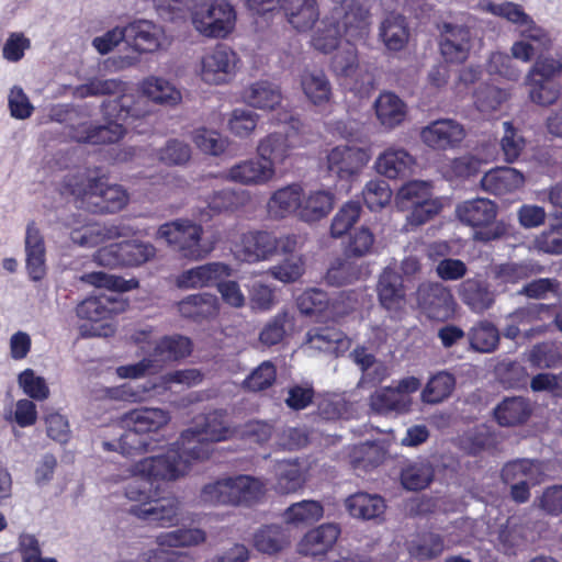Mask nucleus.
<instances>
[{"label":"nucleus","instance_id":"1","mask_svg":"<svg viewBox=\"0 0 562 562\" xmlns=\"http://www.w3.org/2000/svg\"><path fill=\"white\" fill-rule=\"evenodd\" d=\"M59 192L92 205L93 212L102 214L120 212L130 201V195L122 186L110 184L104 177H90L87 172L79 171L65 176Z\"/></svg>","mask_w":562,"mask_h":562},{"label":"nucleus","instance_id":"2","mask_svg":"<svg viewBox=\"0 0 562 562\" xmlns=\"http://www.w3.org/2000/svg\"><path fill=\"white\" fill-rule=\"evenodd\" d=\"M181 100L180 91L168 80L159 77L145 78L139 89L128 86L127 93L113 100H108L104 109L108 114L122 117L143 119L150 114V102L175 105Z\"/></svg>","mask_w":562,"mask_h":562},{"label":"nucleus","instance_id":"3","mask_svg":"<svg viewBox=\"0 0 562 562\" xmlns=\"http://www.w3.org/2000/svg\"><path fill=\"white\" fill-rule=\"evenodd\" d=\"M125 496L136 504L128 512L154 527H171L179 520V501L175 497H159L158 486L151 488L148 482H130Z\"/></svg>","mask_w":562,"mask_h":562},{"label":"nucleus","instance_id":"4","mask_svg":"<svg viewBox=\"0 0 562 562\" xmlns=\"http://www.w3.org/2000/svg\"><path fill=\"white\" fill-rule=\"evenodd\" d=\"M266 493L265 483L250 475H236L204 485L201 499L211 505L250 506Z\"/></svg>","mask_w":562,"mask_h":562},{"label":"nucleus","instance_id":"5","mask_svg":"<svg viewBox=\"0 0 562 562\" xmlns=\"http://www.w3.org/2000/svg\"><path fill=\"white\" fill-rule=\"evenodd\" d=\"M497 205L492 200L476 198L467 200L456 207V215L461 223L474 229V239L488 243L507 234L503 221H496Z\"/></svg>","mask_w":562,"mask_h":562},{"label":"nucleus","instance_id":"6","mask_svg":"<svg viewBox=\"0 0 562 562\" xmlns=\"http://www.w3.org/2000/svg\"><path fill=\"white\" fill-rule=\"evenodd\" d=\"M561 75L562 58L539 55L526 78L530 100L540 106L555 103L561 93Z\"/></svg>","mask_w":562,"mask_h":562},{"label":"nucleus","instance_id":"7","mask_svg":"<svg viewBox=\"0 0 562 562\" xmlns=\"http://www.w3.org/2000/svg\"><path fill=\"white\" fill-rule=\"evenodd\" d=\"M203 227L188 218H177L164 223L158 228V236L182 258L200 260L205 258L212 247L202 243Z\"/></svg>","mask_w":562,"mask_h":562},{"label":"nucleus","instance_id":"8","mask_svg":"<svg viewBox=\"0 0 562 562\" xmlns=\"http://www.w3.org/2000/svg\"><path fill=\"white\" fill-rule=\"evenodd\" d=\"M236 11L226 0L200 3L192 12L195 30L206 37L224 38L235 27Z\"/></svg>","mask_w":562,"mask_h":562},{"label":"nucleus","instance_id":"9","mask_svg":"<svg viewBox=\"0 0 562 562\" xmlns=\"http://www.w3.org/2000/svg\"><path fill=\"white\" fill-rule=\"evenodd\" d=\"M136 479L132 482H148L151 488L159 481H176L187 474V463L171 446L164 454L144 458L134 465Z\"/></svg>","mask_w":562,"mask_h":562},{"label":"nucleus","instance_id":"10","mask_svg":"<svg viewBox=\"0 0 562 562\" xmlns=\"http://www.w3.org/2000/svg\"><path fill=\"white\" fill-rule=\"evenodd\" d=\"M346 38L366 42L370 33V9L361 0H340L329 11Z\"/></svg>","mask_w":562,"mask_h":562},{"label":"nucleus","instance_id":"11","mask_svg":"<svg viewBox=\"0 0 562 562\" xmlns=\"http://www.w3.org/2000/svg\"><path fill=\"white\" fill-rule=\"evenodd\" d=\"M238 60L231 47L225 44L215 45L201 59L202 80L209 85L229 82L235 77Z\"/></svg>","mask_w":562,"mask_h":562},{"label":"nucleus","instance_id":"12","mask_svg":"<svg viewBox=\"0 0 562 562\" xmlns=\"http://www.w3.org/2000/svg\"><path fill=\"white\" fill-rule=\"evenodd\" d=\"M417 304L429 319L438 322L450 319L456 311L451 291L439 282L420 284L417 290Z\"/></svg>","mask_w":562,"mask_h":562},{"label":"nucleus","instance_id":"13","mask_svg":"<svg viewBox=\"0 0 562 562\" xmlns=\"http://www.w3.org/2000/svg\"><path fill=\"white\" fill-rule=\"evenodd\" d=\"M368 149L357 146H336L327 155V169L340 180H351L369 162Z\"/></svg>","mask_w":562,"mask_h":562},{"label":"nucleus","instance_id":"14","mask_svg":"<svg viewBox=\"0 0 562 562\" xmlns=\"http://www.w3.org/2000/svg\"><path fill=\"white\" fill-rule=\"evenodd\" d=\"M472 47L471 30L467 25L442 23L440 27L439 49L447 63L463 64Z\"/></svg>","mask_w":562,"mask_h":562},{"label":"nucleus","instance_id":"15","mask_svg":"<svg viewBox=\"0 0 562 562\" xmlns=\"http://www.w3.org/2000/svg\"><path fill=\"white\" fill-rule=\"evenodd\" d=\"M422 140L430 148L446 150L454 148L464 139L463 126L454 120H437L423 127L420 131Z\"/></svg>","mask_w":562,"mask_h":562},{"label":"nucleus","instance_id":"16","mask_svg":"<svg viewBox=\"0 0 562 562\" xmlns=\"http://www.w3.org/2000/svg\"><path fill=\"white\" fill-rule=\"evenodd\" d=\"M278 252V237L266 231H250L240 236L237 256L247 262L267 260Z\"/></svg>","mask_w":562,"mask_h":562},{"label":"nucleus","instance_id":"17","mask_svg":"<svg viewBox=\"0 0 562 562\" xmlns=\"http://www.w3.org/2000/svg\"><path fill=\"white\" fill-rule=\"evenodd\" d=\"M108 101H103L101 104L102 113L104 117L108 120V124L104 125H89L85 127L82 133L76 136V139L79 143L92 144V145H102V144H114L121 140L125 133L126 128L124 124L130 123V120H137V117H122L119 119L116 116H112L106 113L104 109V104Z\"/></svg>","mask_w":562,"mask_h":562},{"label":"nucleus","instance_id":"18","mask_svg":"<svg viewBox=\"0 0 562 562\" xmlns=\"http://www.w3.org/2000/svg\"><path fill=\"white\" fill-rule=\"evenodd\" d=\"M345 297H347L346 292H340L335 300H331L327 292L317 288H311L297 296L296 305L301 314L305 316L330 318L340 314L336 305Z\"/></svg>","mask_w":562,"mask_h":562},{"label":"nucleus","instance_id":"19","mask_svg":"<svg viewBox=\"0 0 562 562\" xmlns=\"http://www.w3.org/2000/svg\"><path fill=\"white\" fill-rule=\"evenodd\" d=\"M231 268L222 262H209L184 270L176 278L179 289H198L215 285L220 280L231 274Z\"/></svg>","mask_w":562,"mask_h":562},{"label":"nucleus","instance_id":"20","mask_svg":"<svg viewBox=\"0 0 562 562\" xmlns=\"http://www.w3.org/2000/svg\"><path fill=\"white\" fill-rule=\"evenodd\" d=\"M226 418V409L216 408L195 416L191 429L212 443L225 441L234 436V429L229 427Z\"/></svg>","mask_w":562,"mask_h":562},{"label":"nucleus","instance_id":"21","mask_svg":"<svg viewBox=\"0 0 562 562\" xmlns=\"http://www.w3.org/2000/svg\"><path fill=\"white\" fill-rule=\"evenodd\" d=\"M340 528L335 524H323L305 533L299 543L297 551L303 555H325L337 542Z\"/></svg>","mask_w":562,"mask_h":562},{"label":"nucleus","instance_id":"22","mask_svg":"<svg viewBox=\"0 0 562 562\" xmlns=\"http://www.w3.org/2000/svg\"><path fill=\"white\" fill-rule=\"evenodd\" d=\"M178 311L183 318L194 323L210 321L218 314V299L211 293L190 294L178 303Z\"/></svg>","mask_w":562,"mask_h":562},{"label":"nucleus","instance_id":"23","mask_svg":"<svg viewBox=\"0 0 562 562\" xmlns=\"http://www.w3.org/2000/svg\"><path fill=\"white\" fill-rule=\"evenodd\" d=\"M274 173V167L259 157L234 165L229 168L227 178L241 184L257 186L270 181Z\"/></svg>","mask_w":562,"mask_h":562},{"label":"nucleus","instance_id":"24","mask_svg":"<svg viewBox=\"0 0 562 562\" xmlns=\"http://www.w3.org/2000/svg\"><path fill=\"white\" fill-rule=\"evenodd\" d=\"M124 303L113 296L100 294L81 301L76 307V314L81 319L101 322L123 312Z\"/></svg>","mask_w":562,"mask_h":562},{"label":"nucleus","instance_id":"25","mask_svg":"<svg viewBox=\"0 0 562 562\" xmlns=\"http://www.w3.org/2000/svg\"><path fill=\"white\" fill-rule=\"evenodd\" d=\"M26 270L33 281H41L46 274L45 243L40 229L32 222L25 236Z\"/></svg>","mask_w":562,"mask_h":562},{"label":"nucleus","instance_id":"26","mask_svg":"<svg viewBox=\"0 0 562 562\" xmlns=\"http://www.w3.org/2000/svg\"><path fill=\"white\" fill-rule=\"evenodd\" d=\"M525 183V176L512 167L494 168L482 177L483 190L494 195H504L520 189Z\"/></svg>","mask_w":562,"mask_h":562},{"label":"nucleus","instance_id":"27","mask_svg":"<svg viewBox=\"0 0 562 562\" xmlns=\"http://www.w3.org/2000/svg\"><path fill=\"white\" fill-rule=\"evenodd\" d=\"M127 41L138 53H154L161 46L164 31L147 20H137L126 25Z\"/></svg>","mask_w":562,"mask_h":562},{"label":"nucleus","instance_id":"28","mask_svg":"<svg viewBox=\"0 0 562 562\" xmlns=\"http://www.w3.org/2000/svg\"><path fill=\"white\" fill-rule=\"evenodd\" d=\"M415 158L403 148L390 147L376 159V170L389 179L408 177L415 165Z\"/></svg>","mask_w":562,"mask_h":562},{"label":"nucleus","instance_id":"29","mask_svg":"<svg viewBox=\"0 0 562 562\" xmlns=\"http://www.w3.org/2000/svg\"><path fill=\"white\" fill-rule=\"evenodd\" d=\"M531 414L532 406L529 400L522 396L505 397L493 412L496 423L502 427L524 425Z\"/></svg>","mask_w":562,"mask_h":562},{"label":"nucleus","instance_id":"30","mask_svg":"<svg viewBox=\"0 0 562 562\" xmlns=\"http://www.w3.org/2000/svg\"><path fill=\"white\" fill-rule=\"evenodd\" d=\"M280 8L288 22L300 32L311 30L319 18L317 0H282Z\"/></svg>","mask_w":562,"mask_h":562},{"label":"nucleus","instance_id":"31","mask_svg":"<svg viewBox=\"0 0 562 562\" xmlns=\"http://www.w3.org/2000/svg\"><path fill=\"white\" fill-rule=\"evenodd\" d=\"M376 291L381 305L387 311H397L405 303L403 278L391 268L381 273Z\"/></svg>","mask_w":562,"mask_h":562},{"label":"nucleus","instance_id":"32","mask_svg":"<svg viewBox=\"0 0 562 562\" xmlns=\"http://www.w3.org/2000/svg\"><path fill=\"white\" fill-rule=\"evenodd\" d=\"M379 36L390 52L403 50L411 36L406 18L401 13H389L380 24Z\"/></svg>","mask_w":562,"mask_h":562},{"label":"nucleus","instance_id":"33","mask_svg":"<svg viewBox=\"0 0 562 562\" xmlns=\"http://www.w3.org/2000/svg\"><path fill=\"white\" fill-rule=\"evenodd\" d=\"M172 446L179 451L181 460L186 461L187 473L192 462L207 460L213 451L212 442L191 428L183 430Z\"/></svg>","mask_w":562,"mask_h":562},{"label":"nucleus","instance_id":"34","mask_svg":"<svg viewBox=\"0 0 562 562\" xmlns=\"http://www.w3.org/2000/svg\"><path fill=\"white\" fill-rule=\"evenodd\" d=\"M459 296L474 313H483L495 302L494 293L486 281L472 278L464 280L459 286Z\"/></svg>","mask_w":562,"mask_h":562},{"label":"nucleus","instance_id":"35","mask_svg":"<svg viewBox=\"0 0 562 562\" xmlns=\"http://www.w3.org/2000/svg\"><path fill=\"white\" fill-rule=\"evenodd\" d=\"M170 420V415L161 408L142 407L135 408L124 414L122 422L125 426L135 427L136 431L147 435L157 432Z\"/></svg>","mask_w":562,"mask_h":562},{"label":"nucleus","instance_id":"36","mask_svg":"<svg viewBox=\"0 0 562 562\" xmlns=\"http://www.w3.org/2000/svg\"><path fill=\"white\" fill-rule=\"evenodd\" d=\"M192 352V341L182 335L161 337L155 345L151 358L155 363L162 367L164 363L173 362L187 358Z\"/></svg>","mask_w":562,"mask_h":562},{"label":"nucleus","instance_id":"37","mask_svg":"<svg viewBox=\"0 0 562 562\" xmlns=\"http://www.w3.org/2000/svg\"><path fill=\"white\" fill-rule=\"evenodd\" d=\"M303 188L299 183H292L277 190L268 201V211L276 218H283L297 212L302 203Z\"/></svg>","mask_w":562,"mask_h":562},{"label":"nucleus","instance_id":"38","mask_svg":"<svg viewBox=\"0 0 562 562\" xmlns=\"http://www.w3.org/2000/svg\"><path fill=\"white\" fill-rule=\"evenodd\" d=\"M334 203L335 195L330 191H311L307 196H302L300 218L307 223L321 221L331 212Z\"/></svg>","mask_w":562,"mask_h":562},{"label":"nucleus","instance_id":"39","mask_svg":"<svg viewBox=\"0 0 562 562\" xmlns=\"http://www.w3.org/2000/svg\"><path fill=\"white\" fill-rule=\"evenodd\" d=\"M243 97L250 106L261 110H273L282 100L280 88L268 80L254 82Z\"/></svg>","mask_w":562,"mask_h":562},{"label":"nucleus","instance_id":"40","mask_svg":"<svg viewBox=\"0 0 562 562\" xmlns=\"http://www.w3.org/2000/svg\"><path fill=\"white\" fill-rule=\"evenodd\" d=\"M150 442L147 437L135 427L126 426L125 431L120 436L117 441H102V449L108 452L119 451L122 456L134 457L145 453L149 450Z\"/></svg>","mask_w":562,"mask_h":562},{"label":"nucleus","instance_id":"41","mask_svg":"<svg viewBox=\"0 0 562 562\" xmlns=\"http://www.w3.org/2000/svg\"><path fill=\"white\" fill-rule=\"evenodd\" d=\"M346 508L352 517L370 520L384 513L385 503L380 495L358 492L347 497Z\"/></svg>","mask_w":562,"mask_h":562},{"label":"nucleus","instance_id":"42","mask_svg":"<svg viewBox=\"0 0 562 562\" xmlns=\"http://www.w3.org/2000/svg\"><path fill=\"white\" fill-rule=\"evenodd\" d=\"M375 113L381 124L386 127H395L406 116V105L395 93L383 92L374 103Z\"/></svg>","mask_w":562,"mask_h":562},{"label":"nucleus","instance_id":"43","mask_svg":"<svg viewBox=\"0 0 562 562\" xmlns=\"http://www.w3.org/2000/svg\"><path fill=\"white\" fill-rule=\"evenodd\" d=\"M470 348L481 353H490L497 349L499 331L490 321L475 323L467 334Z\"/></svg>","mask_w":562,"mask_h":562},{"label":"nucleus","instance_id":"44","mask_svg":"<svg viewBox=\"0 0 562 562\" xmlns=\"http://www.w3.org/2000/svg\"><path fill=\"white\" fill-rule=\"evenodd\" d=\"M291 145L283 133H270L259 140L257 146L258 156L274 167L276 164H283L290 156Z\"/></svg>","mask_w":562,"mask_h":562},{"label":"nucleus","instance_id":"45","mask_svg":"<svg viewBox=\"0 0 562 562\" xmlns=\"http://www.w3.org/2000/svg\"><path fill=\"white\" fill-rule=\"evenodd\" d=\"M301 86L306 98L316 106H325L331 98V86L324 72H304Z\"/></svg>","mask_w":562,"mask_h":562},{"label":"nucleus","instance_id":"46","mask_svg":"<svg viewBox=\"0 0 562 562\" xmlns=\"http://www.w3.org/2000/svg\"><path fill=\"white\" fill-rule=\"evenodd\" d=\"M276 477L274 488L280 494L294 493L304 484L301 467L296 461H278L276 464Z\"/></svg>","mask_w":562,"mask_h":562},{"label":"nucleus","instance_id":"47","mask_svg":"<svg viewBox=\"0 0 562 562\" xmlns=\"http://www.w3.org/2000/svg\"><path fill=\"white\" fill-rule=\"evenodd\" d=\"M128 83L121 79H100L92 78L88 82L77 88V94L80 98L115 95L127 93Z\"/></svg>","mask_w":562,"mask_h":562},{"label":"nucleus","instance_id":"48","mask_svg":"<svg viewBox=\"0 0 562 562\" xmlns=\"http://www.w3.org/2000/svg\"><path fill=\"white\" fill-rule=\"evenodd\" d=\"M205 540L206 533L200 528H181L173 531L161 532L156 538V542L161 549L192 547L203 543Z\"/></svg>","mask_w":562,"mask_h":562},{"label":"nucleus","instance_id":"49","mask_svg":"<svg viewBox=\"0 0 562 562\" xmlns=\"http://www.w3.org/2000/svg\"><path fill=\"white\" fill-rule=\"evenodd\" d=\"M456 386L453 374L442 371L432 375L422 392L425 403L438 404L448 398Z\"/></svg>","mask_w":562,"mask_h":562},{"label":"nucleus","instance_id":"50","mask_svg":"<svg viewBox=\"0 0 562 562\" xmlns=\"http://www.w3.org/2000/svg\"><path fill=\"white\" fill-rule=\"evenodd\" d=\"M361 267L351 261V257L337 258L326 272L329 285L342 286L357 281L361 276Z\"/></svg>","mask_w":562,"mask_h":562},{"label":"nucleus","instance_id":"51","mask_svg":"<svg viewBox=\"0 0 562 562\" xmlns=\"http://www.w3.org/2000/svg\"><path fill=\"white\" fill-rule=\"evenodd\" d=\"M434 480V469L426 462H414L402 469L401 482L408 491H422Z\"/></svg>","mask_w":562,"mask_h":562},{"label":"nucleus","instance_id":"52","mask_svg":"<svg viewBox=\"0 0 562 562\" xmlns=\"http://www.w3.org/2000/svg\"><path fill=\"white\" fill-rule=\"evenodd\" d=\"M479 8L486 13L505 19L517 25L531 22V16L525 12L524 8L512 1L495 3L491 0H480Z\"/></svg>","mask_w":562,"mask_h":562},{"label":"nucleus","instance_id":"53","mask_svg":"<svg viewBox=\"0 0 562 562\" xmlns=\"http://www.w3.org/2000/svg\"><path fill=\"white\" fill-rule=\"evenodd\" d=\"M508 98L507 90L488 83L481 85L473 93L475 108L486 114L497 111Z\"/></svg>","mask_w":562,"mask_h":562},{"label":"nucleus","instance_id":"54","mask_svg":"<svg viewBox=\"0 0 562 562\" xmlns=\"http://www.w3.org/2000/svg\"><path fill=\"white\" fill-rule=\"evenodd\" d=\"M345 35L337 27L335 21H329V13L321 22V26L313 34L311 44L312 46L322 52L330 53L339 46L341 38Z\"/></svg>","mask_w":562,"mask_h":562},{"label":"nucleus","instance_id":"55","mask_svg":"<svg viewBox=\"0 0 562 562\" xmlns=\"http://www.w3.org/2000/svg\"><path fill=\"white\" fill-rule=\"evenodd\" d=\"M288 543L284 529L278 525H268L260 528L254 537V544L263 553H277Z\"/></svg>","mask_w":562,"mask_h":562},{"label":"nucleus","instance_id":"56","mask_svg":"<svg viewBox=\"0 0 562 562\" xmlns=\"http://www.w3.org/2000/svg\"><path fill=\"white\" fill-rule=\"evenodd\" d=\"M540 269L531 262H505L494 267V278L502 283L516 284L538 273Z\"/></svg>","mask_w":562,"mask_h":562},{"label":"nucleus","instance_id":"57","mask_svg":"<svg viewBox=\"0 0 562 562\" xmlns=\"http://www.w3.org/2000/svg\"><path fill=\"white\" fill-rule=\"evenodd\" d=\"M530 363L540 369H551L562 366V352L555 341L536 344L529 353Z\"/></svg>","mask_w":562,"mask_h":562},{"label":"nucleus","instance_id":"58","mask_svg":"<svg viewBox=\"0 0 562 562\" xmlns=\"http://www.w3.org/2000/svg\"><path fill=\"white\" fill-rule=\"evenodd\" d=\"M359 42L349 41L346 38V45L339 49L331 58L330 69L336 76L350 77L352 76L359 65L357 44Z\"/></svg>","mask_w":562,"mask_h":562},{"label":"nucleus","instance_id":"59","mask_svg":"<svg viewBox=\"0 0 562 562\" xmlns=\"http://www.w3.org/2000/svg\"><path fill=\"white\" fill-rule=\"evenodd\" d=\"M443 207L439 198L419 200L411 205V212L406 217V226L412 228L419 227L437 216Z\"/></svg>","mask_w":562,"mask_h":562},{"label":"nucleus","instance_id":"60","mask_svg":"<svg viewBox=\"0 0 562 562\" xmlns=\"http://www.w3.org/2000/svg\"><path fill=\"white\" fill-rule=\"evenodd\" d=\"M122 250V266L123 267H137L156 255V248L150 243L138 240H124L121 241Z\"/></svg>","mask_w":562,"mask_h":562},{"label":"nucleus","instance_id":"61","mask_svg":"<svg viewBox=\"0 0 562 562\" xmlns=\"http://www.w3.org/2000/svg\"><path fill=\"white\" fill-rule=\"evenodd\" d=\"M277 368L271 361H263L243 381V389L249 392H261L274 384Z\"/></svg>","mask_w":562,"mask_h":562},{"label":"nucleus","instance_id":"62","mask_svg":"<svg viewBox=\"0 0 562 562\" xmlns=\"http://www.w3.org/2000/svg\"><path fill=\"white\" fill-rule=\"evenodd\" d=\"M495 372L499 383L506 389H522L528 384L527 369L516 361L499 363Z\"/></svg>","mask_w":562,"mask_h":562},{"label":"nucleus","instance_id":"63","mask_svg":"<svg viewBox=\"0 0 562 562\" xmlns=\"http://www.w3.org/2000/svg\"><path fill=\"white\" fill-rule=\"evenodd\" d=\"M361 214L359 202L349 201L336 213L331 221L330 234L335 238L344 236L356 224Z\"/></svg>","mask_w":562,"mask_h":562},{"label":"nucleus","instance_id":"64","mask_svg":"<svg viewBox=\"0 0 562 562\" xmlns=\"http://www.w3.org/2000/svg\"><path fill=\"white\" fill-rule=\"evenodd\" d=\"M324 508L317 501H302L292 504L284 514L285 520L290 524L313 522L323 517Z\"/></svg>","mask_w":562,"mask_h":562}]
</instances>
